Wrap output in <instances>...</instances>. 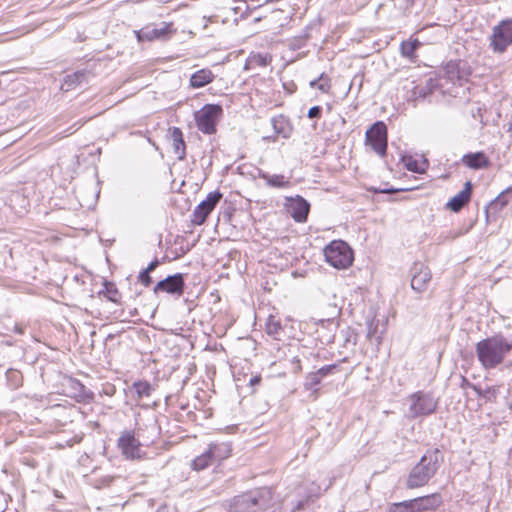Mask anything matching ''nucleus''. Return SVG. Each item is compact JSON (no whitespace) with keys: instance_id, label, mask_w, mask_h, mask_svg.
<instances>
[{"instance_id":"obj_12","label":"nucleus","mask_w":512,"mask_h":512,"mask_svg":"<svg viewBox=\"0 0 512 512\" xmlns=\"http://www.w3.org/2000/svg\"><path fill=\"white\" fill-rule=\"evenodd\" d=\"M411 288L417 293L426 291L432 274L423 263H415L411 269Z\"/></svg>"},{"instance_id":"obj_38","label":"nucleus","mask_w":512,"mask_h":512,"mask_svg":"<svg viewBox=\"0 0 512 512\" xmlns=\"http://www.w3.org/2000/svg\"><path fill=\"white\" fill-rule=\"evenodd\" d=\"M336 369H337V365L336 364H331V365H326V366L321 367L316 372L323 379L327 375H330V374L334 373V371Z\"/></svg>"},{"instance_id":"obj_10","label":"nucleus","mask_w":512,"mask_h":512,"mask_svg":"<svg viewBox=\"0 0 512 512\" xmlns=\"http://www.w3.org/2000/svg\"><path fill=\"white\" fill-rule=\"evenodd\" d=\"M222 198V193L219 191L210 192L206 199L201 201L193 212V223L196 225H202L209 214L214 210L216 205Z\"/></svg>"},{"instance_id":"obj_27","label":"nucleus","mask_w":512,"mask_h":512,"mask_svg":"<svg viewBox=\"0 0 512 512\" xmlns=\"http://www.w3.org/2000/svg\"><path fill=\"white\" fill-rule=\"evenodd\" d=\"M214 462L208 450L196 457L192 463L191 468L195 471H202L209 467Z\"/></svg>"},{"instance_id":"obj_41","label":"nucleus","mask_w":512,"mask_h":512,"mask_svg":"<svg viewBox=\"0 0 512 512\" xmlns=\"http://www.w3.org/2000/svg\"><path fill=\"white\" fill-rule=\"evenodd\" d=\"M108 299L112 302H117L118 291L115 288H107Z\"/></svg>"},{"instance_id":"obj_18","label":"nucleus","mask_w":512,"mask_h":512,"mask_svg":"<svg viewBox=\"0 0 512 512\" xmlns=\"http://www.w3.org/2000/svg\"><path fill=\"white\" fill-rule=\"evenodd\" d=\"M169 138L179 160H183L186 155V145L183 138V133L180 128L172 127L169 129Z\"/></svg>"},{"instance_id":"obj_29","label":"nucleus","mask_w":512,"mask_h":512,"mask_svg":"<svg viewBox=\"0 0 512 512\" xmlns=\"http://www.w3.org/2000/svg\"><path fill=\"white\" fill-rule=\"evenodd\" d=\"M283 328L281 325V322L278 318H276L273 315H270L266 321V332L275 337L278 338L280 333L282 332Z\"/></svg>"},{"instance_id":"obj_5","label":"nucleus","mask_w":512,"mask_h":512,"mask_svg":"<svg viewBox=\"0 0 512 512\" xmlns=\"http://www.w3.org/2000/svg\"><path fill=\"white\" fill-rule=\"evenodd\" d=\"M512 45V17L501 20L492 29L490 47L495 53H504Z\"/></svg>"},{"instance_id":"obj_48","label":"nucleus","mask_w":512,"mask_h":512,"mask_svg":"<svg viewBox=\"0 0 512 512\" xmlns=\"http://www.w3.org/2000/svg\"><path fill=\"white\" fill-rule=\"evenodd\" d=\"M405 1H406V3H407L408 5H412V4L415 2V0H405Z\"/></svg>"},{"instance_id":"obj_47","label":"nucleus","mask_w":512,"mask_h":512,"mask_svg":"<svg viewBox=\"0 0 512 512\" xmlns=\"http://www.w3.org/2000/svg\"><path fill=\"white\" fill-rule=\"evenodd\" d=\"M260 382V378L259 377H254L250 380V383L252 385L256 384V383H259Z\"/></svg>"},{"instance_id":"obj_51","label":"nucleus","mask_w":512,"mask_h":512,"mask_svg":"<svg viewBox=\"0 0 512 512\" xmlns=\"http://www.w3.org/2000/svg\"><path fill=\"white\" fill-rule=\"evenodd\" d=\"M76 132V129H73L72 131H70V134H73Z\"/></svg>"},{"instance_id":"obj_9","label":"nucleus","mask_w":512,"mask_h":512,"mask_svg":"<svg viewBox=\"0 0 512 512\" xmlns=\"http://www.w3.org/2000/svg\"><path fill=\"white\" fill-rule=\"evenodd\" d=\"M117 446L121 450L122 455L128 460L142 459L145 454L140 441L135 437L133 431H123L118 438Z\"/></svg>"},{"instance_id":"obj_53","label":"nucleus","mask_w":512,"mask_h":512,"mask_svg":"<svg viewBox=\"0 0 512 512\" xmlns=\"http://www.w3.org/2000/svg\"><path fill=\"white\" fill-rule=\"evenodd\" d=\"M371 334H372V332L369 330L368 331V337H371Z\"/></svg>"},{"instance_id":"obj_36","label":"nucleus","mask_w":512,"mask_h":512,"mask_svg":"<svg viewBox=\"0 0 512 512\" xmlns=\"http://www.w3.org/2000/svg\"><path fill=\"white\" fill-rule=\"evenodd\" d=\"M472 387L476 391V393L479 397L491 399V397L496 396L497 389L495 387H487L485 390L477 388L475 385H472Z\"/></svg>"},{"instance_id":"obj_16","label":"nucleus","mask_w":512,"mask_h":512,"mask_svg":"<svg viewBox=\"0 0 512 512\" xmlns=\"http://www.w3.org/2000/svg\"><path fill=\"white\" fill-rule=\"evenodd\" d=\"M472 191L471 182H466L464 188L453 196L446 204L447 208L454 212H459L470 200Z\"/></svg>"},{"instance_id":"obj_33","label":"nucleus","mask_w":512,"mask_h":512,"mask_svg":"<svg viewBox=\"0 0 512 512\" xmlns=\"http://www.w3.org/2000/svg\"><path fill=\"white\" fill-rule=\"evenodd\" d=\"M458 65L457 62L450 61L444 67V74L449 80L454 81L459 78Z\"/></svg>"},{"instance_id":"obj_4","label":"nucleus","mask_w":512,"mask_h":512,"mask_svg":"<svg viewBox=\"0 0 512 512\" xmlns=\"http://www.w3.org/2000/svg\"><path fill=\"white\" fill-rule=\"evenodd\" d=\"M269 491L266 489L236 496L231 504L232 512H256L263 509Z\"/></svg>"},{"instance_id":"obj_52","label":"nucleus","mask_w":512,"mask_h":512,"mask_svg":"<svg viewBox=\"0 0 512 512\" xmlns=\"http://www.w3.org/2000/svg\"><path fill=\"white\" fill-rule=\"evenodd\" d=\"M76 132V129H73L72 131H70V134H73Z\"/></svg>"},{"instance_id":"obj_2","label":"nucleus","mask_w":512,"mask_h":512,"mask_svg":"<svg viewBox=\"0 0 512 512\" xmlns=\"http://www.w3.org/2000/svg\"><path fill=\"white\" fill-rule=\"evenodd\" d=\"M442 460L438 448L428 450L410 470L406 479V488L416 489L428 484L440 468Z\"/></svg>"},{"instance_id":"obj_20","label":"nucleus","mask_w":512,"mask_h":512,"mask_svg":"<svg viewBox=\"0 0 512 512\" xmlns=\"http://www.w3.org/2000/svg\"><path fill=\"white\" fill-rule=\"evenodd\" d=\"M87 75L88 73L83 70L66 75L61 84V90L67 92L75 89L87 79Z\"/></svg>"},{"instance_id":"obj_31","label":"nucleus","mask_w":512,"mask_h":512,"mask_svg":"<svg viewBox=\"0 0 512 512\" xmlns=\"http://www.w3.org/2000/svg\"><path fill=\"white\" fill-rule=\"evenodd\" d=\"M310 86L319 89L323 93H327L331 87L330 79L328 76L322 73L318 79L312 80L310 82Z\"/></svg>"},{"instance_id":"obj_42","label":"nucleus","mask_w":512,"mask_h":512,"mask_svg":"<svg viewBox=\"0 0 512 512\" xmlns=\"http://www.w3.org/2000/svg\"><path fill=\"white\" fill-rule=\"evenodd\" d=\"M158 265H159V261H158V259H155L152 262H150L144 270L151 273L152 271H154L157 268Z\"/></svg>"},{"instance_id":"obj_24","label":"nucleus","mask_w":512,"mask_h":512,"mask_svg":"<svg viewBox=\"0 0 512 512\" xmlns=\"http://www.w3.org/2000/svg\"><path fill=\"white\" fill-rule=\"evenodd\" d=\"M68 384L73 391L71 396L77 401L82 402L92 398V393L88 391L80 381L69 379Z\"/></svg>"},{"instance_id":"obj_46","label":"nucleus","mask_w":512,"mask_h":512,"mask_svg":"<svg viewBox=\"0 0 512 512\" xmlns=\"http://www.w3.org/2000/svg\"><path fill=\"white\" fill-rule=\"evenodd\" d=\"M258 63L262 66H266L267 65V60H266V57H263L261 55L258 56Z\"/></svg>"},{"instance_id":"obj_50","label":"nucleus","mask_w":512,"mask_h":512,"mask_svg":"<svg viewBox=\"0 0 512 512\" xmlns=\"http://www.w3.org/2000/svg\"><path fill=\"white\" fill-rule=\"evenodd\" d=\"M76 132V129H73L72 131H70V134H73Z\"/></svg>"},{"instance_id":"obj_28","label":"nucleus","mask_w":512,"mask_h":512,"mask_svg":"<svg viewBox=\"0 0 512 512\" xmlns=\"http://www.w3.org/2000/svg\"><path fill=\"white\" fill-rule=\"evenodd\" d=\"M421 46L418 39L403 41L400 45L402 56L412 59L415 57L416 50Z\"/></svg>"},{"instance_id":"obj_40","label":"nucleus","mask_w":512,"mask_h":512,"mask_svg":"<svg viewBox=\"0 0 512 512\" xmlns=\"http://www.w3.org/2000/svg\"><path fill=\"white\" fill-rule=\"evenodd\" d=\"M322 114V108L320 106H313L308 111V117L311 119H318L321 117Z\"/></svg>"},{"instance_id":"obj_13","label":"nucleus","mask_w":512,"mask_h":512,"mask_svg":"<svg viewBox=\"0 0 512 512\" xmlns=\"http://www.w3.org/2000/svg\"><path fill=\"white\" fill-rule=\"evenodd\" d=\"M171 24L161 23L160 25H149L137 32L139 41H153L156 39H167L172 34Z\"/></svg>"},{"instance_id":"obj_44","label":"nucleus","mask_w":512,"mask_h":512,"mask_svg":"<svg viewBox=\"0 0 512 512\" xmlns=\"http://www.w3.org/2000/svg\"><path fill=\"white\" fill-rule=\"evenodd\" d=\"M13 331L18 333V334H23L24 333V327L19 325V324H15L14 327H13Z\"/></svg>"},{"instance_id":"obj_25","label":"nucleus","mask_w":512,"mask_h":512,"mask_svg":"<svg viewBox=\"0 0 512 512\" xmlns=\"http://www.w3.org/2000/svg\"><path fill=\"white\" fill-rule=\"evenodd\" d=\"M320 487L312 483V488L309 491V494L301 500H298L293 506L291 512L300 511L308 507L310 502H313L315 498L319 496Z\"/></svg>"},{"instance_id":"obj_6","label":"nucleus","mask_w":512,"mask_h":512,"mask_svg":"<svg viewBox=\"0 0 512 512\" xmlns=\"http://www.w3.org/2000/svg\"><path fill=\"white\" fill-rule=\"evenodd\" d=\"M222 113V107L215 104L205 105L195 115L197 128L204 134H212L216 131L215 126L219 116Z\"/></svg>"},{"instance_id":"obj_17","label":"nucleus","mask_w":512,"mask_h":512,"mask_svg":"<svg viewBox=\"0 0 512 512\" xmlns=\"http://www.w3.org/2000/svg\"><path fill=\"white\" fill-rule=\"evenodd\" d=\"M461 162L468 168L474 170L487 168L490 165L489 158L482 151L463 155Z\"/></svg>"},{"instance_id":"obj_26","label":"nucleus","mask_w":512,"mask_h":512,"mask_svg":"<svg viewBox=\"0 0 512 512\" xmlns=\"http://www.w3.org/2000/svg\"><path fill=\"white\" fill-rule=\"evenodd\" d=\"M321 380L322 378L316 371L308 373L305 377L304 388L311 391L315 398L317 397L318 385L321 383Z\"/></svg>"},{"instance_id":"obj_34","label":"nucleus","mask_w":512,"mask_h":512,"mask_svg":"<svg viewBox=\"0 0 512 512\" xmlns=\"http://www.w3.org/2000/svg\"><path fill=\"white\" fill-rule=\"evenodd\" d=\"M510 190L511 188H508L506 191L502 192L496 199L491 201L489 209L495 212L501 211L507 205V200L505 199L504 194Z\"/></svg>"},{"instance_id":"obj_37","label":"nucleus","mask_w":512,"mask_h":512,"mask_svg":"<svg viewBox=\"0 0 512 512\" xmlns=\"http://www.w3.org/2000/svg\"><path fill=\"white\" fill-rule=\"evenodd\" d=\"M405 166L409 171L412 172L422 173L424 171V168L419 165L418 161L412 158L406 160Z\"/></svg>"},{"instance_id":"obj_22","label":"nucleus","mask_w":512,"mask_h":512,"mask_svg":"<svg viewBox=\"0 0 512 512\" xmlns=\"http://www.w3.org/2000/svg\"><path fill=\"white\" fill-rule=\"evenodd\" d=\"M271 124L274 132L283 138H289L292 128L289 125L288 119L284 115H277L271 119Z\"/></svg>"},{"instance_id":"obj_19","label":"nucleus","mask_w":512,"mask_h":512,"mask_svg":"<svg viewBox=\"0 0 512 512\" xmlns=\"http://www.w3.org/2000/svg\"><path fill=\"white\" fill-rule=\"evenodd\" d=\"M214 77L215 76L210 69H200L191 75L190 85L193 88H201L211 83L214 80Z\"/></svg>"},{"instance_id":"obj_45","label":"nucleus","mask_w":512,"mask_h":512,"mask_svg":"<svg viewBox=\"0 0 512 512\" xmlns=\"http://www.w3.org/2000/svg\"><path fill=\"white\" fill-rule=\"evenodd\" d=\"M401 189H384V190H374L375 192H380V193H393V192H397V191H400Z\"/></svg>"},{"instance_id":"obj_32","label":"nucleus","mask_w":512,"mask_h":512,"mask_svg":"<svg viewBox=\"0 0 512 512\" xmlns=\"http://www.w3.org/2000/svg\"><path fill=\"white\" fill-rule=\"evenodd\" d=\"M388 512H414L411 499L390 504Z\"/></svg>"},{"instance_id":"obj_23","label":"nucleus","mask_w":512,"mask_h":512,"mask_svg":"<svg viewBox=\"0 0 512 512\" xmlns=\"http://www.w3.org/2000/svg\"><path fill=\"white\" fill-rule=\"evenodd\" d=\"M260 178L265 180L266 183L275 188H288L291 186V182L282 174L270 175L266 172H260Z\"/></svg>"},{"instance_id":"obj_39","label":"nucleus","mask_w":512,"mask_h":512,"mask_svg":"<svg viewBox=\"0 0 512 512\" xmlns=\"http://www.w3.org/2000/svg\"><path fill=\"white\" fill-rule=\"evenodd\" d=\"M138 280L145 286L148 287L152 283V278L150 276V273L148 271H141L138 276Z\"/></svg>"},{"instance_id":"obj_11","label":"nucleus","mask_w":512,"mask_h":512,"mask_svg":"<svg viewBox=\"0 0 512 512\" xmlns=\"http://www.w3.org/2000/svg\"><path fill=\"white\" fill-rule=\"evenodd\" d=\"M286 208L290 216L298 223L306 222L310 203L301 196L286 197Z\"/></svg>"},{"instance_id":"obj_7","label":"nucleus","mask_w":512,"mask_h":512,"mask_svg":"<svg viewBox=\"0 0 512 512\" xmlns=\"http://www.w3.org/2000/svg\"><path fill=\"white\" fill-rule=\"evenodd\" d=\"M366 144L381 157L386 155L387 151V126L382 121L375 122L365 135Z\"/></svg>"},{"instance_id":"obj_35","label":"nucleus","mask_w":512,"mask_h":512,"mask_svg":"<svg viewBox=\"0 0 512 512\" xmlns=\"http://www.w3.org/2000/svg\"><path fill=\"white\" fill-rule=\"evenodd\" d=\"M6 376L11 387L17 388L21 385L22 375L18 370L10 369L7 371Z\"/></svg>"},{"instance_id":"obj_1","label":"nucleus","mask_w":512,"mask_h":512,"mask_svg":"<svg viewBox=\"0 0 512 512\" xmlns=\"http://www.w3.org/2000/svg\"><path fill=\"white\" fill-rule=\"evenodd\" d=\"M512 351V339L498 333L476 343L477 359L484 370H492L501 365Z\"/></svg>"},{"instance_id":"obj_21","label":"nucleus","mask_w":512,"mask_h":512,"mask_svg":"<svg viewBox=\"0 0 512 512\" xmlns=\"http://www.w3.org/2000/svg\"><path fill=\"white\" fill-rule=\"evenodd\" d=\"M215 461H222L231 455V446L229 443H211L207 449Z\"/></svg>"},{"instance_id":"obj_49","label":"nucleus","mask_w":512,"mask_h":512,"mask_svg":"<svg viewBox=\"0 0 512 512\" xmlns=\"http://www.w3.org/2000/svg\"><path fill=\"white\" fill-rule=\"evenodd\" d=\"M463 383L469 384L466 378H463Z\"/></svg>"},{"instance_id":"obj_14","label":"nucleus","mask_w":512,"mask_h":512,"mask_svg":"<svg viewBox=\"0 0 512 512\" xmlns=\"http://www.w3.org/2000/svg\"><path fill=\"white\" fill-rule=\"evenodd\" d=\"M184 285L183 274L177 273L159 281L154 287V293L161 291L169 294L182 295Z\"/></svg>"},{"instance_id":"obj_15","label":"nucleus","mask_w":512,"mask_h":512,"mask_svg":"<svg viewBox=\"0 0 512 512\" xmlns=\"http://www.w3.org/2000/svg\"><path fill=\"white\" fill-rule=\"evenodd\" d=\"M414 512L436 511L443 503L440 493H432L411 499Z\"/></svg>"},{"instance_id":"obj_43","label":"nucleus","mask_w":512,"mask_h":512,"mask_svg":"<svg viewBox=\"0 0 512 512\" xmlns=\"http://www.w3.org/2000/svg\"><path fill=\"white\" fill-rule=\"evenodd\" d=\"M292 363L295 365L294 373H299L302 371V366L300 364V359L298 357H294Z\"/></svg>"},{"instance_id":"obj_30","label":"nucleus","mask_w":512,"mask_h":512,"mask_svg":"<svg viewBox=\"0 0 512 512\" xmlns=\"http://www.w3.org/2000/svg\"><path fill=\"white\" fill-rule=\"evenodd\" d=\"M136 392L137 398L149 397L154 390L152 385L147 381H136L132 385Z\"/></svg>"},{"instance_id":"obj_8","label":"nucleus","mask_w":512,"mask_h":512,"mask_svg":"<svg viewBox=\"0 0 512 512\" xmlns=\"http://www.w3.org/2000/svg\"><path fill=\"white\" fill-rule=\"evenodd\" d=\"M409 412L412 417L424 416L433 413L437 407V401L429 393L418 391L409 397Z\"/></svg>"},{"instance_id":"obj_3","label":"nucleus","mask_w":512,"mask_h":512,"mask_svg":"<svg viewBox=\"0 0 512 512\" xmlns=\"http://www.w3.org/2000/svg\"><path fill=\"white\" fill-rule=\"evenodd\" d=\"M326 261L337 269H345L353 262V251L350 246L342 240H334L324 249Z\"/></svg>"}]
</instances>
